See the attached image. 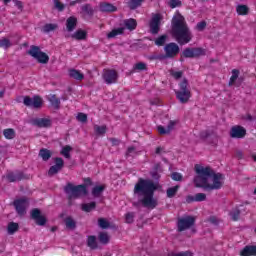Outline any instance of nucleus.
<instances>
[{"instance_id":"obj_16","label":"nucleus","mask_w":256,"mask_h":256,"mask_svg":"<svg viewBox=\"0 0 256 256\" xmlns=\"http://www.w3.org/2000/svg\"><path fill=\"white\" fill-rule=\"evenodd\" d=\"M54 161H55V165L51 166L48 171L49 177H53V175H57V173H59V171H61V169H63V167L65 166V161H63V158L56 157Z\"/></svg>"},{"instance_id":"obj_51","label":"nucleus","mask_w":256,"mask_h":256,"mask_svg":"<svg viewBox=\"0 0 256 256\" xmlns=\"http://www.w3.org/2000/svg\"><path fill=\"white\" fill-rule=\"evenodd\" d=\"M76 119L77 121H80V123H87V114L80 112L76 116Z\"/></svg>"},{"instance_id":"obj_8","label":"nucleus","mask_w":256,"mask_h":256,"mask_svg":"<svg viewBox=\"0 0 256 256\" xmlns=\"http://www.w3.org/2000/svg\"><path fill=\"white\" fill-rule=\"evenodd\" d=\"M23 103L25 107H30L31 109H41L43 107V98L38 95L33 96H24Z\"/></svg>"},{"instance_id":"obj_13","label":"nucleus","mask_w":256,"mask_h":256,"mask_svg":"<svg viewBox=\"0 0 256 256\" xmlns=\"http://www.w3.org/2000/svg\"><path fill=\"white\" fill-rule=\"evenodd\" d=\"M4 177L8 183H19L25 179V174L21 170L7 171Z\"/></svg>"},{"instance_id":"obj_17","label":"nucleus","mask_w":256,"mask_h":256,"mask_svg":"<svg viewBox=\"0 0 256 256\" xmlns=\"http://www.w3.org/2000/svg\"><path fill=\"white\" fill-rule=\"evenodd\" d=\"M247 135V130L241 126H234L230 131V137L232 139H243Z\"/></svg>"},{"instance_id":"obj_55","label":"nucleus","mask_w":256,"mask_h":256,"mask_svg":"<svg viewBox=\"0 0 256 256\" xmlns=\"http://www.w3.org/2000/svg\"><path fill=\"white\" fill-rule=\"evenodd\" d=\"M205 27H207V22L205 21H201L196 25L198 31H204Z\"/></svg>"},{"instance_id":"obj_57","label":"nucleus","mask_w":256,"mask_h":256,"mask_svg":"<svg viewBox=\"0 0 256 256\" xmlns=\"http://www.w3.org/2000/svg\"><path fill=\"white\" fill-rule=\"evenodd\" d=\"M158 132L160 135H169V130L163 126H158Z\"/></svg>"},{"instance_id":"obj_46","label":"nucleus","mask_w":256,"mask_h":256,"mask_svg":"<svg viewBox=\"0 0 256 256\" xmlns=\"http://www.w3.org/2000/svg\"><path fill=\"white\" fill-rule=\"evenodd\" d=\"M236 11L238 15H247V13H249V7H247V5H238Z\"/></svg>"},{"instance_id":"obj_32","label":"nucleus","mask_w":256,"mask_h":256,"mask_svg":"<svg viewBox=\"0 0 256 256\" xmlns=\"http://www.w3.org/2000/svg\"><path fill=\"white\" fill-rule=\"evenodd\" d=\"M167 39H168L167 34H163V35L157 37V38L154 40V44H155L157 47H163V45H165V44L167 43Z\"/></svg>"},{"instance_id":"obj_48","label":"nucleus","mask_w":256,"mask_h":256,"mask_svg":"<svg viewBox=\"0 0 256 256\" xmlns=\"http://www.w3.org/2000/svg\"><path fill=\"white\" fill-rule=\"evenodd\" d=\"M126 223H133L135 221V212H128L125 215Z\"/></svg>"},{"instance_id":"obj_39","label":"nucleus","mask_w":256,"mask_h":256,"mask_svg":"<svg viewBox=\"0 0 256 256\" xmlns=\"http://www.w3.org/2000/svg\"><path fill=\"white\" fill-rule=\"evenodd\" d=\"M95 207H97V203L95 202L82 204V211H85L86 213H91V211H93Z\"/></svg>"},{"instance_id":"obj_43","label":"nucleus","mask_w":256,"mask_h":256,"mask_svg":"<svg viewBox=\"0 0 256 256\" xmlns=\"http://www.w3.org/2000/svg\"><path fill=\"white\" fill-rule=\"evenodd\" d=\"M98 225L100 229H109V227H111V224L105 218H99Z\"/></svg>"},{"instance_id":"obj_15","label":"nucleus","mask_w":256,"mask_h":256,"mask_svg":"<svg viewBox=\"0 0 256 256\" xmlns=\"http://www.w3.org/2000/svg\"><path fill=\"white\" fill-rule=\"evenodd\" d=\"M30 217L35 221L36 225L43 227L47 223V218L41 214V210L34 208L30 212Z\"/></svg>"},{"instance_id":"obj_3","label":"nucleus","mask_w":256,"mask_h":256,"mask_svg":"<svg viewBox=\"0 0 256 256\" xmlns=\"http://www.w3.org/2000/svg\"><path fill=\"white\" fill-rule=\"evenodd\" d=\"M171 35L179 45H187L193 39V33L185 21V17L177 12L171 21Z\"/></svg>"},{"instance_id":"obj_25","label":"nucleus","mask_w":256,"mask_h":256,"mask_svg":"<svg viewBox=\"0 0 256 256\" xmlns=\"http://www.w3.org/2000/svg\"><path fill=\"white\" fill-rule=\"evenodd\" d=\"M64 223H65L66 229H71L72 231L77 229V222L71 216H67L64 219Z\"/></svg>"},{"instance_id":"obj_58","label":"nucleus","mask_w":256,"mask_h":256,"mask_svg":"<svg viewBox=\"0 0 256 256\" xmlns=\"http://www.w3.org/2000/svg\"><path fill=\"white\" fill-rule=\"evenodd\" d=\"M55 7L58 9V11H63V9H65V6L58 0L55 1Z\"/></svg>"},{"instance_id":"obj_64","label":"nucleus","mask_w":256,"mask_h":256,"mask_svg":"<svg viewBox=\"0 0 256 256\" xmlns=\"http://www.w3.org/2000/svg\"><path fill=\"white\" fill-rule=\"evenodd\" d=\"M153 179H159V174L157 172L152 174Z\"/></svg>"},{"instance_id":"obj_29","label":"nucleus","mask_w":256,"mask_h":256,"mask_svg":"<svg viewBox=\"0 0 256 256\" xmlns=\"http://www.w3.org/2000/svg\"><path fill=\"white\" fill-rule=\"evenodd\" d=\"M19 231V223L17 222H10L7 226V233L8 235H15Z\"/></svg>"},{"instance_id":"obj_50","label":"nucleus","mask_w":256,"mask_h":256,"mask_svg":"<svg viewBox=\"0 0 256 256\" xmlns=\"http://www.w3.org/2000/svg\"><path fill=\"white\" fill-rule=\"evenodd\" d=\"M170 75L174 79H181V77H183V71L170 70Z\"/></svg>"},{"instance_id":"obj_4","label":"nucleus","mask_w":256,"mask_h":256,"mask_svg":"<svg viewBox=\"0 0 256 256\" xmlns=\"http://www.w3.org/2000/svg\"><path fill=\"white\" fill-rule=\"evenodd\" d=\"M64 192L67 195V199L73 201V199H79V197L87 195V186L84 184L75 186L73 183L69 182L64 187Z\"/></svg>"},{"instance_id":"obj_36","label":"nucleus","mask_w":256,"mask_h":256,"mask_svg":"<svg viewBox=\"0 0 256 256\" xmlns=\"http://www.w3.org/2000/svg\"><path fill=\"white\" fill-rule=\"evenodd\" d=\"M177 191H179V185L168 188L166 191V195L169 199H173V197L177 195Z\"/></svg>"},{"instance_id":"obj_19","label":"nucleus","mask_w":256,"mask_h":256,"mask_svg":"<svg viewBox=\"0 0 256 256\" xmlns=\"http://www.w3.org/2000/svg\"><path fill=\"white\" fill-rule=\"evenodd\" d=\"M207 195L205 193H197L194 196L188 195L186 197V202L188 203H201L202 201H206Z\"/></svg>"},{"instance_id":"obj_31","label":"nucleus","mask_w":256,"mask_h":256,"mask_svg":"<svg viewBox=\"0 0 256 256\" xmlns=\"http://www.w3.org/2000/svg\"><path fill=\"white\" fill-rule=\"evenodd\" d=\"M106 187H107V186H105V184L95 186V187L92 189V195H93L94 197H101V195H103V191H105Z\"/></svg>"},{"instance_id":"obj_6","label":"nucleus","mask_w":256,"mask_h":256,"mask_svg":"<svg viewBox=\"0 0 256 256\" xmlns=\"http://www.w3.org/2000/svg\"><path fill=\"white\" fill-rule=\"evenodd\" d=\"M28 55L33 57V59H36V61H38V63H41L42 65H47V63H49V55L41 51V48H39V46H30V49L28 50Z\"/></svg>"},{"instance_id":"obj_2","label":"nucleus","mask_w":256,"mask_h":256,"mask_svg":"<svg viewBox=\"0 0 256 256\" xmlns=\"http://www.w3.org/2000/svg\"><path fill=\"white\" fill-rule=\"evenodd\" d=\"M155 191H157V185L152 180H145L140 178L134 186V195H138L141 198L138 202H134V207H139L140 205L146 207L147 209H155L159 205V202L155 197Z\"/></svg>"},{"instance_id":"obj_24","label":"nucleus","mask_w":256,"mask_h":256,"mask_svg":"<svg viewBox=\"0 0 256 256\" xmlns=\"http://www.w3.org/2000/svg\"><path fill=\"white\" fill-rule=\"evenodd\" d=\"M34 125H37V127H51V120L49 118H37L34 120Z\"/></svg>"},{"instance_id":"obj_10","label":"nucleus","mask_w":256,"mask_h":256,"mask_svg":"<svg viewBox=\"0 0 256 256\" xmlns=\"http://www.w3.org/2000/svg\"><path fill=\"white\" fill-rule=\"evenodd\" d=\"M163 19V16L161 14H153L150 23H149V28H150V33L152 35H158L159 31H161V20Z\"/></svg>"},{"instance_id":"obj_7","label":"nucleus","mask_w":256,"mask_h":256,"mask_svg":"<svg viewBox=\"0 0 256 256\" xmlns=\"http://www.w3.org/2000/svg\"><path fill=\"white\" fill-rule=\"evenodd\" d=\"M195 225V217L193 216H184L179 218L177 221V231L178 233H183L187 229H191Z\"/></svg>"},{"instance_id":"obj_59","label":"nucleus","mask_w":256,"mask_h":256,"mask_svg":"<svg viewBox=\"0 0 256 256\" xmlns=\"http://www.w3.org/2000/svg\"><path fill=\"white\" fill-rule=\"evenodd\" d=\"M193 255V253L189 252V251H185V252H180L177 254H174L173 256H191Z\"/></svg>"},{"instance_id":"obj_45","label":"nucleus","mask_w":256,"mask_h":256,"mask_svg":"<svg viewBox=\"0 0 256 256\" xmlns=\"http://www.w3.org/2000/svg\"><path fill=\"white\" fill-rule=\"evenodd\" d=\"M87 245L90 249H97V238L95 236H89Z\"/></svg>"},{"instance_id":"obj_60","label":"nucleus","mask_w":256,"mask_h":256,"mask_svg":"<svg viewBox=\"0 0 256 256\" xmlns=\"http://www.w3.org/2000/svg\"><path fill=\"white\" fill-rule=\"evenodd\" d=\"M14 4H15V7H17L18 9L20 10L23 9V2L14 0Z\"/></svg>"},{"instance_id":"obj_18","label":"nucleus","mask_w":256,"mask_h":256,"mask_svg":"<svg viewBox=\"0 0 256 256\" xmlns=\"http://www.w3.org/2000/svg\"><path fill=\"white\" fill-rule=\"evenodd\" d=\"M239 70L238 69H233L232 70V76L230 77L229 80V86H233L236 85V87H239V85H241V83H243V79L239 78Z\"/></svg>"},{"instance_id":"obj_11","label":"nucleus","mask_w":256,"mask_h":256,"mask_svg":"<svg viewBox=\"0 0 256 256\" xmlns=\"http://www.w3.org/2000/svg\"><path fill=\"white\" fill-rule=\"evenodd\" d=\"M164 51H165L164 57L166 59H173L174 57H177V55H179L180 48H179V45H177V43L170 42L165 45Z\"/></svg>"},{"instance_id":"obj_35","label":"nucleus","mask_w":256,"mask_h":256,"mask_svg":"<svg viewBox=\"0 0 256 256\" xmlns=\"http://www.w3.org/2000/svg\"><path fill=\"white\" fill-rule=\"evenodd\" d=\"M145 0H130L128 2V7L129 9H131L132 11L137 9L138 7H141V5L143 4Z\"/></svg>"},{"instance_id":"obj_5","label":"nucleus","mask_w":256,"mask_h":256,"mask_svg":"<svg viewBox=\"0 0 256 256\" xmlns=\"http://www.w3.org/2000/svg\"><path fill=\"white\" fill-rule=\"evenodd\" d=\"M180 90L175 91L176 98L180 103H188L189 99H191V90H189V82L187 79H183V81L179 84Z\"/></svg>"},{"instance_id":"obj_40","label":"nucleus","mask_w":256,"mask_h":256,"mask_svg":"<svg viewBox=\"0 0 256 256\" xmlns=\"http://www.w3.org/2000/svg\"><path fill=\"white\" fill-rule=\"evenodd\" d=\"M71 151H73V148L69 145H66L62 148L61 150V155H63V157H65L66 159H71Z\"/></svg>"},{"instance_id":"obj_33","label":"nucleus","mask_w":256,"mask_h":256,"mask_svg":"<svg viewBox=\"0 0 256 256\" xmlns=\"http://www.w3.org/2000/svg\"><path fill=\"white\" fill-rule=\"evenodd\" d=\"M124 31H125V28H123V27L113 29L111 32H109L107 34V37H108V39H113V38L117 37V35H123Z\"/></svg>"},{"instance_id":"obj_47","label":"nucleus","mask_w":256,"mask_h":256,"mask_svg":"<svg viewBox=\"0 0 256 256\" xmlns=\"http://www.w3.org/2000/svg\"><path fill=\"white\" fill-rule=\"evenodd\" d=\"M133 71H147V64L143 62L136 63L133 67Z\"/></svg>"},{"instance_id":"obj_53","label":"nucleus","mask_w":256,"mask_h":256,"mask_svg":"<svg viewBox=\"0 0 256 256\" xmlns=\"http://www.w3.org/2000/svg\"><path fill=\"white\" fill-rule=\"evenodd\" d=\"M0 47H5L7 49L8 47H11V42L7 38L1 39Z\"/></svg>"},{"instance_id":"obj_37","label":"nucleus","mask_w":256,"mask_h":256,"mask_svg":"<svg viewBox=\"0 0 256 256\" xmlns=\"http://www.w3.org/2000/svg\"><path fill=\"white\" fill-rule=\"evenodd\" d=\"M39 157H41L43 161H49L51 159V151L43 148L39 151Z\"/></svg>"},{"instance_id":"obj_21","label":"nucleus","mask_w":256,"mask_h":256,"mask_svg":"<svg viewBox=\"0 0 256 256\" xmlns=\"http://www.w3.org/2000/svg\"><path fill=\"white\" fill-rule=\"evenodd\" d=\"M77 27V18L74 16L69 17L66 20V29L69 33L75 31V28Z\"/></svg>"},{"instance_id":"obj_63","label":"nucleus","mask_w":256,"mask_h":256,"mask_svg":"<svg viewBox=\"0 0 256 256\" xmlns=\"http://www.w3.org/2000/svg\"><path fill=\"white\" fill-rule=\"evenodd\" d=\"M163 151V148L162 147H157L156 148V155H161V152Z\"/></svg>"},{"instance_id":"obj_61","label":"nucleus","mask_w":256,"mask_h":256,"mask_svg":"<svg viewBox=\"0 0 256 256\" xmlns=\"http://www.w3.org/2000/svg\"><path fill=\"white\" fill-rule=\"evenodd\" d=\"M84 1H87V0H75V1H72L70 2V7H73L74 5H77V3H84Z\"/></svg>"},{"instance_id":"obj_22","label":"nucleus","mask_w":256,"mask_h":256,"mask_svg":"<svg viewBox=\"0 0 256 256\" xmlns=\"http://www.w3.org/2000/svg\"><path fill=\"white\" fill-rule=\"evenodd\" d=\"M48 101L50 102L53 109H56V110L61 109V100L57 98V95L50 94L48 96Z\"/></svg>"},{"instance_id":"obj_44","label":"nucleus","mask_w":256,"mask_h":256,"mask_svg":"<svg viewBox=\"0 0 256 256\" xmlns=\"http://www.w3.org/2000/svg\"><path fill=\"white\" fill-rule=\"evenodd\" d=\"M59 26L57 24H45L42 28L44 33H51V31H55Z\"/></svg>"},{"instance_id":"obj_28","label":"nucleus","mask_w":256,"mask_h":256,"mask_svg":"<svg viewBox=\"0 0 256 256\" xmlns=\"http://www.w3.org/2000/svg\"><path fill=\"white\" fill-rule=\"evenodd\" d=\"M69 75L72 79H75L76 81H83L85 79V75L79 70L72 69L69 71Z\"/></svg>"},{"instance_id":"obj_30","label":"nucleus","mask_w":256,"mask_h":256,"mask_svg":"<svg viewBox=\"0 0 256 256\" xmlns=\"http://www.w3.org/2000/svg\"><path fill=\"white\" fill-rule=\"evenodd\" d=\"M124 25L126 27V29H129V31H133L135 29H137V20L130 18V19H126L124 20Z\"/></svg>"},{"instance_id":"obj_56","label":"nucleus","mask_w":256,"mask_h":256,"mask_svg":"<svg viewBox=\"0 0 256 256\" xmlns=\"http://www.w3.org/2000/svg\"><path fill=\"white\" fill-rule=\"evenodd\" d=\"M175 125H177V122L176 121H173L171 120L169 123H168V126H167V130H168V133H171V131H173V129L175 128Z\"/></svg>"},{"instance_id":"obj_9","label":"nucleus","mask_w":256,"mask_h":256,"mask_svg":"<svg viewBox=\"0 0 256 256\" xmlns=\"http://www.w3.org/2000/svg\"><path fill=\"white\" fill-rule=\"evenodd\" d=\"M102 78L106 85H113L117 83L119 79V73H117V70L114 69H104Z\"/></svg>"},{"instance_id":"obj_1","label":"nucleus","mask_w":256,"mask_h":256,"mask_svg":"<svg viewBox=\"0 0 256 256\" xmlns=\"http://www.w3.org/2000/svg\"><path fill=\"white\" fill-rule=\"evenodd\" d=\"M197 176L194 178V185L204 191H217L223 187V174L215 173L211 167L195 165Z\"/></svg>"},{"instance_id":"obj_20","label":"nucleus","mask_w":256,"mask_h":256,"mask_svg":"<svg viewBox=\"0 0 256 256\" xmlns=\"http://www.w3.org/2000/svg\"><path fill=\"white\" fill-rule=\"evenodd\" d=\"M100 11L102 13H115V11H117V6L108 2H102L100 3Z\"/></svg>"},{"instance_id":"obj_14","label":"nucleus","mask_w":256,"mask_h":256,"mask_svg":"<svg viewBox=\"0 0 256 256\" xmlns=\"http://www.w3.org/2000/svg\"><path fill=\"white\" fill-rule=\"evenodd\" d=\"M13 205L18 215L23 216L25 215V213H27V207H29V201L25 198H21V199L15 200L13 202Z\"/></svg>"},{"instance_id":"obj_38","label":"nucleus","mask_w":256,"mask_h":256,"mask_svg":"<svg viewBox=\"0 0 256 256\" xmlns=\"http://www.w3.org/2000/svg\"><path fill=\"white\" fill-rule=\"evenodd\" d=\"M232 221H239V217H241V210L239 208H234L229 213Z\"/></svg>"},{"instance_id":"obj_26","label":"nucleus","mask_w":256,"mask_h":256,"mask_svg":"<svg viewBox=\"0 0 256 256\" xmlns=\"http://www.w3.org/2000/svg\"><path fill=\"white\" fill-rule=\"evenodd\" d=\"M241 256H256V246H246L240 252Z\"/></svg>"},{"instance_id":"obj_23","label":"nucleus","mask_w":256,"mask_h":256,"mask_svg":"<svg viewBox=\"0 0 256 256\" xmlns=\"http://www.w3.org/2000/svg\"><path fill=\"white\" fill-rule=\"evenodd\" d=\"M82 15H87L88 17H93L95 10L91 4H84L81 6Z\"/></svg>"},{"instance_id":"obj_49","label":"nucleus","mask_w":256,"mask_h":256,"mask_svg":"<svg viewBox=\"0 0 256 256\" xmlns=\"http://www.w3.org/2000/svg\"><path fill=\"white\" fill-rule=\"evenodd\" d=\"M168 5L171 9H175V7H181V0H168Z\"/></svg>"},{"instance_id":"obj_62","label":"nucleus","mask_w":256,"mask_h":256,"mask_svg":"<svg viewBox=\"0 0 256 256\" xmlns=\"http://www.w3.org/2000/svg\"><path fill=\"white\" fill-rule=\"evenodd\" d=\"M84 183H86V185H93V182L91 181V178H85Z\"/></svg>"},{"instance_id":"obj_54","label":"nucleus","mask_w":256,"mask_h":256,"mask_svg":"<svg viewBox=\"0 0 256 256\" xmlns=\"http://www.w3.org/2000/svg\"><path fill=\"white\" fill-rule=\"evenodd\" d=\"M171 177L173 181H181L183 179V176L179 172H173Z\"/></svg>"},{"instance_id":"obj_12","label":"nucleus","mask_w":256,"mask_h":256,"mask_svg":"<svg viewBox=\"0 0 256 256\" xmlns=\"http://www.w3.org/2000/svg\"><path fill=\"white\" fill-rule=\"evenodd\" d=\"M205 49L203 48H186L182 52V57L186 59H194L195 57H203Z\"/></svg>"},{"instance_id":"obj_42","label":"nucleus","mask_w":256,"mask_h":256,"mask_svg":"<svg viewBox=\"0 0 256 256\" xmlns=\"http://www.w3.org/2000/svg\"><path fill=\"white\" fill-rule=\"evenodd\" d=\"M94 131L96 135H105V133H107V126L94 125Z\"/></svg>"},{"instance_id":"obj_34","label":"nucleus","mask_w":256,"mask_h":256,"mask_svg":"<svg viewBox=\"0 0 256 256\" xmlns=\"http://www.w3.org/2000/svg\"><path fill=\"white\" fill-rule=\"evenodd\" d=\"M72 39H76L77 41H83L87 37V33L83 30H78L74 34H72Z\"/></svg>"},{"instance_id":"obj_52","label":"nucleus","mask_w":256,"mask_h":256,"mask_svg":"<svg viewBox=\"0 0 256 256\" xmlns=\"http://www.w3.org/2000/svg\"><path fill=\"white\" fill-rule=\"evenodd\" d=\"M135 155H137V152H135V147L133 146L128 147L126 151V157H135Z\"/></svg>"},{"instance_id":"obj_27","label":"nucleus","mask_w":256,"mask_h":256,"mask_svg":"<svg viewBox=\"0 0 256 256\" xmlns=\"http://www.w3.org/2000/svg\"><path fill=\"white\" fill-rule=\"evenodd\" d=\"M3 136L7 140H13L17 137V132L13 128H6L3 130Z\"/></svg>"},{"instance_id":"obj_41","label":"nucleus","mask_w":256,"mask_h":256,"mask_svg":"<svg viewBox=\"0 0 256 256\" xmlns=\"http://www.w3.org/2000/svg\"><path fill=\"white\" fill-rule=\"evenodd\" d=\"M98 239L100 243H102L103 245H107V243H109V234H107V232H100Z\"/></svg>"}]
</instances>
